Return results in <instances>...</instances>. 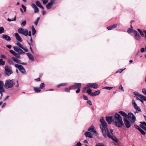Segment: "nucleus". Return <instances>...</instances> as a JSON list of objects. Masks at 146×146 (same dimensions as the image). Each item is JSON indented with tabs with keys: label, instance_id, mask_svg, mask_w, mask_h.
Instances as JSON below:
<instances>
[{
	"label": "nucleus",
	"instance_id": "obj_45",
	"mask_svg": "<svg viewBox=\"0 0 146 146\" xmlns=\"http://www.w3.org/2000/svg\"><path fill=\"white\" fill-rule=\"evenodd\" d=\"M4 29L3 27H0V34L3 33L4 32Z\"/></svg>",
	"mask_w": 146,
	"mask_h": 146
},
{
	"label": "nucleus",
	"instance_id": "obj_17",
	"mask_svg": "<svg viewBox=\"0 0 146 146\" xmlns=\"http://www.w3.org/2000/svg\"><path fill=\"white\" fill-rule=\"evenodd\" d=\"M85 135L86 137H88L91 138H92L93 137V135L90 132L86 131L85 134Z\"/></svg>",
	"mask_w": 146,
	"mask_h": 146
},
{
	"label": "nucleus",
	"instance_id": "obj_53",
	"mask_svg": "<svg viewBox=\"0 0 146 146\" xmlns=\"http://www.w3.org/2000/svg\"><path fill=\"white\" fill-rule=\"evenodd\" d=\"M43 4L44 5L46 4L48 2V0H41Z\"/></svg>",
	"mask_w": 146,
	"mask_h": 146
},
{
	"label": "nucleus",
	"instance_id": "obj_39",
	"mask_svg": "<svg viewBox=\"0 0 146 146\" xmlns=\"http://www.w3.org/2000/svg\"><path fill=\"white\" fill-rule=\"evenodd\" d=\"M26 24V21H24L22 22L21 23V25L22 27L24 26Z\"/></svg>",
	"mask_w": 146,
	"mask_h": 146
},
{
	"label": "nucleus",
	"instance_id": "obj_64",
	"mask_svg": "<svg viewBox=\"0 0 146 146\" xmlns=\"http://www.w3.org/2000/svg\"><path fill=\"white\" fill-rule=\"evenodd\" d=\"M9 52L11 53L12 54H13V55H14V54H15V52L13 50H9Z\"/></svg>",
	"mask_w": 146,
	"mask_h": 146
},
{
	"label": "nucleus",
	"instance_id": "obj_25",
	"mask_svg": "<svg viewBox=\"0 0 146 146\" xmlns=\"http://www.w3.org/2000/svg\"><path fill=\"white\" fill-rule=\"evenodd\" d=\"M139 98H141V100L146 101V97L141 94V95H139Z\"/></svg>",
	"mask_w": 146,
	"mask_h": 146
},
{
	"label": "nucleus",
	"instance_id": "obj_4",
	"mask_svg": "<svg viewBox=\"0 0 146 146\" xmlns=\"http://www.w3.org/2000/svg\"><path fill=\"white\" fill-rule=\"evenodd\" d=\"M131 118V120H130L131 123L133 124L136 121V117L134 114L131 112H129L127 114V116H126V118L127 119H130V118Z\"/></svg>",
	"mask_w": 146,
	"mask_h": 146
},
{
	"label": "nucleus",
	"instance_id": "obj_59",
	"mask_svg": "<svg viewBox=\"0 0 146 146\" xmlns=\"http://www.w3.org/2000/svg\"><path fill=\"white\" fill-rule=\"evenodd\" d=\"M5 92V90H0V94H1V96H3V92Z\"/></svg>",
	"mask_w": 146,
	"mask_h": 146
},
{
	"label": "nucleus",
	"instance_id": "obj_40",
	"mask_svg": "<svg viewBox=\"0 0 146 146\" xmlns=\"http://www.w3.org/2000/svg\"><path fill=\"white\" fill-rule=\"evenodd\" d=\"M136 111H138L139 112H141V111L140 108L139 107L137 106V107H136L134 108Z\"/></svg>",
	"mask_w": 146,
	"mask_h": 146
},
{
	"label": "nucleus",
	"instance_id": "obj_36",
	"mask_svg": "<svg viewBox=\"0 0 146 146\" xmlns=\"http://www.w3.org/2000/svg\"><path fill=\"white\" fill-rule=\"evenodd\" d=\"M132 104L134 108L137 106L136 102H135V101L133 100V99L132 101Z\"/></svg>",
	"mask_w": 146,
	"mask_h": 146
},
{
	"label": "nucleus",
	"instance_id": "obj_21",
	"mask_svg": "<svg viewBox=\"0 0 146 146\" xmlns=\"http://www.w3.org/2000/svg\"><path fill=\"white\" fill-rule=\"evenodd\" d=\"M100 93V90H98L95 92L94 93H92L91 96L92 97L94 96H96L99 95Z\"/></svg>",
	"mask_w": 146,
	"mask_h": 146
},
{
	"label": "nucleus",
	"instance_id": "obj_29",
	"mask_svg": "<svg viewBox=\"0 0 146 146\" xmlns=\"http://www.w3.org/2000/svg\"><path fill=\"white\" fill-rule=\"evenodd\" d=\"M88 88V87L87 86V85H86L85 86L83 89V90L82 91V93H84L86 92V90Z\"/></svg>",
	"mask_w": 146,
	"mask_h": 146
},
{
	"label": "nucleus",
	"instance_id": "obj_19",
	"mask_svg": "<svg viewBox=\"0 0 146 146\" xmlns=\"http://www.w3.org/2000/svg\"><path fill=\"white\" fill-rule=\"evenodd\" d=\"M12 59L13 61L17 64L21 63V61L20 60L18 59V58H16L15 57H13L12 58Z\"/></svg>",
	"mask_w": 146,
	"mask_h": 146
},
{
	"label": "nucleus",
	"instance_id": "obj_22",
	"mask_svg": "<svg viewBox=\"0 0 146 146\" xmlns=\"http://www.w3.org/2000/svg\"><path fill=\"white\" fill-rule=\"evenodd\" d=\"M53 5L49 2L46 5V7L47 9L49 10L52 8Z\"/></svg>",
	"mask_w": 146,
	"mask_h": 146
},
{
	"label": "nucleus",
	"instance_id": "obj_1",
	"mask_svg": "<svg viewBox=\"0 0 146 146\" xmlns=\"http://www.w3.org/2000/svg\"><path fill=\"white\" fill-rule=\"evenodd\" d=\"M100 121L102 123V124L100 125V128L105 138H106L107 137L106 131H107V129H108V124L103 117L101 118Z\"/></svg>",
	"mask_w": 146,
	"mask_h": 146
},
{
	"label": "nucleus",
	"instance_id": "obj_24",
	"mask_svg": "<svg viewBox=\"0 0 146 146\" xmlns=\"http://www.w3.org/2000/svg\"><path fill=\"white\" fill-rule=\"evenodd\" d=\"M31 30L32 35L33 36H34L36 33V31L33 25L31 26Z\"/></svg>",
	"mask_w": 146,
	"mask_h": 146
},
{
	"label": "nucleus",
	"instance_id": "obj_35",
	"mask_svg": "<svg viewBox=\"0 0 146 146\" xmlns=\"http://www.w3.org/2000/svg\"><path fill=\"white\" fill-rule=\"evenodd\" d=\"M5 64V62L2 59H0V66L4 65Z\"/></svg>",
	"mask_w": 146,
	"mask_h": 146
},
{
	"label": "nucleus",
	"instance_id": "obj_57",
	"mask_svg": "<svg viewBox=\"0 0 146 146\" xmlns=\"http://www.w3.org/2000/svg\"><path fill=\"white\" fill-rule=\"evenodd\" d=\"M125 69V68L124 69H120L119 70L117 71L116 72V73H117V72H119L120 73H121Z\"/></svg>",
	"mask_w": 146,
	"mask_h": 146
},
{
	"label": "nucleus",
	"instance_id": "obj_28",
	"mask_svg": "<svg viewBox=\"0 0 146 146\" xmlns=\"http://www.w3.org/2000/svg\"><path fill=\"white\" fill-rule=\"evenodd\" d=\"M94 129V126L92 125L91 127L88 129V130L91 132H92L93 130Z\"/></svg>",
	"mask_w": 146,
	"mask_h": 146
},
{
	"label": "nucleus",
	"instance_id": "obj_48",
	"mask_svg": "<svg viewBox=\"0 0 146 146\" xmlns=\"http://www.w3.org/2000/svg\"><path fill=\"white\" fill-rule=\"evenodd\" d=\"M20 54H24L25 53V52L24 51H23V50H22L20 48V49L19 50V51L18 52Z\"/></svg>",
	"mask_w": 146,
	"mask_h": 146
},
{
	"label": "nucleus",
	"instance_id": "obj_52",
	"mask_svg": "<svg viewBox=\"0 0 146 146\" xmlns=\"http://www.w3.org/2000/svg\"><path fill=\"white\" fill-rule=\"evenodd\" d=\"M3 38L6 40L9 41L11 40L10 37H2Z\"/></svg>",
	"mask_w": 146,
	"mask_h": 146
},
{
	"label": "nucleus",
	"instance_id": "obj_41",
	"mask_svg": "<svg viewBox=\"0 0 146 146\" xmlns=\"http://www.w3.org/2000/svg\"><path fill=\"white\" fill-rule=\"evenodd\" d=\"M67 84L66 83H62L57 86V87H59L60 86H65Z\"/></svg>",
	"mask_w": 146,
	"mask_h": 146
},
{
	"label": "nucleus",
	"instance_id": "obj_9",
	"mask_svg": "<svg viewBox=\"0 0 146 146\" xmlns=\"http://www.w3.org/2000/svg\"><path fill=\"white\" fill-rule=\"evenodd\" d=\"M14 66L15 67L17 68L22 73L24 74L25 73V70L22 66L18 64H15Z\"/></svg>",
	"mask_w": 146,
	"mask_h": 146
},
{
	"label": "nucleus",
	"instance_id": "obj_56",
	"mask_svg": "<svg viewBox=\"0 0 146 146\" xmlns=\"http://www.w3.org/2000/svg\"><path fill=\"white\" fill-rule=\"evenodd\" d=\"M142 92L144 94L146 95V89H142Z\"/></svg>",
	"mask_w": 146,
	"mask_h": 146
},
{
	"label": "nucleus",
	"instance_id": "obj_3",
	"mask_svg": "<svg viewBox=\"0 0 146 146\" xmlns=\"http://www.w3.org/2000/svg\"><path fill=\"white\" fill-rule=\"evenodd\" d=\"M4 73L5 74L8 76L13 73L11 67L9 66H6L5 67Z\"/></svg>",
	"mask_w": 146,
	"mask_h": 146
},
{
	"label": "nucleus",
	"instance_id": "obj_32",
	"mask_svg": "<svg viewBox=\"0 0 146 146\" xmlns=\"http://www.w3.org/2000/svg\"><path fill=\"white\" fill-rule=\"evenodd\" d=\"M35 91L36 92H38L40 91V88L38 87H34V88Z\"/></svg>",
	"mask_w": 146,
	"mask_h": 146
},
{
	"label": "nucleus",
	"instance_id": "obj_30",
	"mask_svg": "<svg viewBox=\"0 0 146 146\" xmlns=\"http://www.w3.org/2000/svg\"><path fill=\"white\" fill-rule=\"evenodd\" d=\"M13 48H14V50L16 52H18V51H19V50L20 48L18 47L17 46H14L13 47Z\"/></svg>",
	"mask_w": 146,
	"mask_h": 146
},
{
	"label": "nucleus",
	"instance_id": "obj_10",
	"mask_svg": "<svg viewBox=\"0 0 146 146\" xmlns=\"http://www.w3.org/2000/svg\"><path fill=\"white\" fill-rule=\"evenodd\" d=\"M121 120L122 119L120 115L117 113H115L113 119V122L115 121V120L117 121Z\"/></svg>",
	"mask_w": 146,
	"mask_h": 146
},
{
	"label": "nucleus",
	"instance_id": "obj_20",
	"mask_svg": "<svg viewBox=\"0 0 146 146\" xmlns=\"http://www.w3.org/2000/svg\"><path fill=\"white\" fill-rule=\"evenodd\" d=\"M119 113L124 117L123 119H124V118H126V116H127V114L123 111H120L119 112Z\"/></svg>",
	"mask_w": 146,
	"mask_h": 146
},
{
	"label": "nucleus",
	"instance_id": "obj_54",
	"mask_svg": "<svg viewBox=\"0 0 146 146\" xmlns=\"http://www.w3.org/2000/svg\"><path fill=\"white\" fill-rule=\"evenodd\" d=\"M95 146H104L103 144L102 143H98Z\"/></svg>",
	"mask_w": 146,
	"mask_h": 146
},
{
	"label": "nucleus",
	"instance_id": "obj_46",
	"mask_svg": "<svg viewBox=\"0 0 146 146\" xmlns=\"http://www.w3.org/2000/svg\"><path fill=\"white\" fill-rule=\"evenodd\" d=\"M21 7L23 9L24 12H26V7L23 4L21 5Z\"/></svg>",
	"mask_w": 146,
	"mask_h": 146
},
{
	"label": "nucleus",
	"instance_id": "obj_42",
	"mask_svg": "<svg viewBox=\"0 0 146 146\" xmlns=\"http://www.w3.org/2000/svg\"><path fill=\"white\" fill-rule=\"evenodd\" d=\"M57 1V0H52L51 1H50L49 2L52 4L53 5V4H55L56 3Z\"/></svg>",
	"mask_w": 146,
	"mask_h": 146
},
{
	"label": "nucleus",
	"instance_id": "obj_26",
	"mask_svg": "<svg viewBox=\"0 0 146 146\" xmlns=\"http://www.w3.org/2000/svg\"><path fill=\"white\" fill-rule=\"evenodd\" d=\"M8 63L10 65H13L14 64L13 61L12 59H9L8 60Z\"/></svg>",
	"mask_w": 146,
	"mask_h": 146
},
{
	"label": "nucleus",
	"instance_id": "obj_51",
	"mask_svg": "<svg viewBox=\"0 0 146 146\" xmlns=\"http://www.w3.org/2000/svg\"><path fill=\"white\" fill-rule=\"evenodd\" d=\"M134 126L135 128L137 129L139 131L141 129L139 126L136 124H135Z\"/></svg>",
	"mask_w": 146,
	"mask_h": 146
},
{
	"label": "nucleus",
	"instance_id": "obj_31",
	"mask_svg": "<svg viewBox=\"0 0 146 146\" xmlns=\"http://www.w3.org/2000/svg\"><path fill=\"white\" fill-rule=\"evenodd\" d=\"M137 31L140 33L141 35L142 36H144V34L143 31H142L140 29H138Z\"/></svg>",
	"mask_w": 146,
	"mask_h": 146
},
{
	"label": "nucleus",
	"instance_id": "obj_43",
	"mask_svg": "<svg viewBox=\"0 0 146 146\" xmlns=\"http://www.w3.org/2000/svg\"><path fill=\"white\" fill-rule=\"evenodd\" d=\"M113 88V87L106 86V87H104L103 88V89L110 90H111V89H112Z\"/></svg>",
	"mask_w": 146,
	"mask_h": 146
},
{
	"label": "nucleus",
	"instance_id": "obj_37",
	"mask_svg": "<svg viewBox=\"0 0 146 146\" xmlns=\"http://www.w3.org/2000/svg\"><path fill=\"white\" fill-rule=\"evenodd\" d=\"M73 88V86H70L69 88H67L65 89V91L67 92H69L70 90Z\"/></svg>",
	"mask_w": 146,
	"mask_h": 146
},
{
	"label": "nucleus",
	"instance_id": "obj_11",
	"mask_svg": "<svg viewBox=\"0 0 146 146\" xmlns=\"http://www.w3.org/2000/svg\"><path fill=\"white\" fill-rule=\"evenodd\" d=\"M87 85L88 88H92L94 89H97L98 87V85L96 83H88L87 84Z\"/></svg>",
	"mask_w": 146,
	"mask_h": 146
},
{
	"label": "nucleus",
	"instance_id": "obj_7",
	"mask_svg": "<svg viewBox=\"0 0 146 146\" xmlns=\"http://www.w3.org/2000/svg\"><path fill=\"white\" fill-rule=\"evenodd\" d=\"M115 121L113 122H114V125L118 127L121 128L124 125L122 120L117 121L115 120Z\"/></svg>",
	"mask_w": 146,
	"mask_h": 146
},
{
	"label": "nucleus",
	"instance_id": "obj_62",
	"mask_svg": "<svg viewBox=\"0 0 146 146\" xmlns=\"http://www.w3.org/2000/svg\"><path fill=\"white\" fill-rule=\"evenodd\" d=\"M20 54H19V53H18L15 56V57L17 58H20Z\"/></svg>",
	"mask_w": 146,
	"mask_h": 146
},
{
	"label": "nucleus",
	"instance_id": "obj_34",
	"mask_svg": "<svg viewBox=\"0 0 146 146\" xmlns=\"http://www.w3.org/2000/svg\"><path fill=\"white\" fill-rule=\"evenodd\" d=\"M139 131L143 135H145L146 134L145 132L142 129H141Z\"/></svg>",
	"mask_w": 146,
	"mask_h": 146
},
{
	"label": "nucleus",
	"instance_id": "obj_47",
	"mask_svg": "<svg viewBox=\"0 0 146 146\" xmlns=\"http://www.w3.org/2000/svg\"><path fill=\"white\" fill-rule=\"evenodd\" d=\"M45 86V84L44 83H42L40 86V89H42Z\"/></svg>",
	"mask_w": 146,
	"mask_h": 146
},
{
	"label": "nucleus",
	"instance_id": "obj_8",
	"mask_svg": "<svg viewBox=\"0 0 146 146\" xmlns=\"http://www.w3.org/2000/svg\"><path fill=\"white\" fill-rule=\"evenodd\" d=\"M74 89H77L76 91V93H78L80 91V89L81 88V84L80 83H74Z\"/></svg>",
	"mask_w": 146,
	"mask_h": 146
},
{
	"label": "nucleus",
	"instance_id": "obj_38",
	"mask_svg": "<svg viewBox=\"0 0 146 146\" xmlns=\"http://www.w3.org/2000/svg\"><path fill=\"white\" fill-rule=\"evenodd\" d=\"M86 92L90 95L91 96V95L92 93V90L91 89H89Z\"/></svg>",
	"mask_w": 146,
	"mask_h": 146
},
{
	"label": "nucleus",
	"instance_id": "obj_27",
	"mask_svg": "<svg viewBox=\"0 0 146 146\" xmlns=\"http://www.w3.org/2000/svg\"><path fill=\"white\" fill-rule=\"evenodd\" d=\"M3 82L2 81H0V90L4 89L3 88Z\"/></svg>",
	"mask_w": 146,
	"mask_h": 146
},
{
	"label": "nucleus",
	"instance_id": "obj_55",
	"mask_svg": "<svg viewBox=\"0 0 146 146\" xmlns=\"http://www.w3.org/2000/svg\"><path fill=\"white\" fill-rule=\"evenodd\" d=\"M139 126L141 128L143 129L144 130L146 128V127H145V126H144V125H142L141 124H140L139 125Z\"/></svg>",
	"mask_w": 146,
	"mask_h": 146
},
{
	"label": "nucleus",
	"instance_id": "obj_13",
	"mask_svg": "<svg viewBox=\"0 0 146 146\" xmlns=\"http://www.w3.org/2000/svg\"><path fill=\"white\" fill-rule=\"evenodd\" d=\"M113 117L112 116H107L106 117V120L109 124H111L112 121H113Z\"/></svg>",
	"mask_w": 146,
	"mask_h": 146
},
{
	"label": "nucleus",
	"instance_id": "obj_23",
	"mask_svg": "<svg viewBox=\"0 0 146 146\" xmlns=\"http://www.w3.org/2000/svg\"><path fill=\"white\" fill-rule=\"evenodd\" d=\"M27 54L30 60L33 61L34 60V58L32 55L29 53H26Z\"/></svg>",
	"mask_w": 146,
	"mask_h": 146
},
{
	"label": "nucleus",
	"instance_id": "obj_60",
	"mask_svg": "<svg viewBox=\"0 0 146 146\" xmlns=\"http://www.w3.org/2000/svg\"><path fill=\"white\" fill-rule=\"evenodd\" d=\"M119 89H120L122 91H124V90L121 85L119 87Z\"/></svg>",
	"mask_w": 146,
	"mask_h": 146
},
{
	"label": "nucleus",
	"instance_id": "obj_44",
	"mask_svg": "<svg viewBox=\"0 0 146 146\" xmlns=\"http://www.w3.org/2000/svg\"><path fill=\"white\" fill-rule=\"evenodd\" d=\"M133 31V30L132 28H129L127 31V32L128 33H131Z\"/></svg>",
	"mask_w": 146,
	"mask_h": 146
},
{
	"label": "nucleus",
	"instance_id": "obj_6",
	"mask_svg": "<svg viewBox=\"0 0 146 146\" xmlns=\"http://www.w3.org/2000/svg\"><path fill=\"white\" fill-rule=\"evenodd\" d=\"M18 32L20 34H21L25 36H27L28 35V31L26 29H23L20 28L18 29Z\"/></svg>",
	"mask_w": 146,
	"mask_h": 146
},
{
	"label": "nucleus",
	"instance_id": "obj_2",
	"mask_svg": "<svg viewBox=\"0 0 146 146\" xmlns=\"http://www.w3.org/2000/svg\"><path fill=\"white\" fill-rule=\"evenodd\" d=\"M15 84V83L13 81V79L7 80L5 82L4 87L6 89L11 88L13 87Z\"/></svg>",
	"mask_w": 146,
	"mask_h": 146
},
{
	"label": "nucleus",
	"instance_id": "obj_61",
	"mask_svg": "<svg viewBox=\"0 0 146 146\" xmlns=\"http://www.w3.org/2000/svg\"><path fill=\"white\" fill-rule=\"evenodd\" d=\"M140 123L141 124L143 125H144L146 127V123L145 122V121H143V122H142V121H141L140 122Z\"/></svg>",
	"mask_w": 146,
	"mask_h": 146
},
{
	"label": "nucleus",
	"instance_id": "obj_12",
	"mask_svg": "<svg viewBox=\"0 0 146 146\" xmlns=\"http://www.w3.org/2000/svg\"><path fill=\"white\" fill-rule=\"evenodd\" d=\"M123 121L124 123L127 128H129L131 126V123L127 119L124 118V119H123Z\"/></svg>",
	"mask_w": 146,
	"mask_h": 146
},
{
	"label": "nucleus",
	"instance_id": "obj_63",
	"mask_svg": "<svg viewBox=\"0 0 146 146\" xmlns=\"http://www.w3.org/2000/svg\"><path fill=\"white\" fill-rule=\"evenodd\" d=\"M9 52L11 53L12 54H13V55H14V54H15V52L13 50H9Z\"/></svg>",
	"mask_w": 146,
	"mask_h": 146
},
{
	"label": "nucleus",
	"instance_id": "obj_5",
	"mask_svg": "<svg viewBox=\"0 0 146 146\" xmlns=\"http://www.w3.org/2000/svg\"><path fill=\"white\" fill-rule=\"evenodd\" d=\"M106 133L107 136L108 138L111 139L113 141L115 142L116 143L118 142V140L116 138L115 136L113 137L112 135H111L110 134L108 129H107V131H106Z\"/></svg>",
	"mask_w": 146,
	"mask_h": 146
},
{
	"label": "nucleus",
	"instance_id": "obj_50",
	"mask_svg": "<svg viewBox=\"0 0 146 146\" xmlns=\"http://www.w3.org/2000/svg\"><path fill=\"white\" fill-rule=\"evenodd\" d=\"M16 39L19 41L21 42L22 41L21 37H16Z\"/></svg>",
	"mask_w": 146,
	"mask_h": 146
},
{
	"label": "nucleus",
	"instance_id": "obj_16",
	"mask_svg": "<svg viewBox=\"0 0 146 146\" xmlns=\"http://www.w3.org/2000/svg\"><path fill=\"white\" fill-rule=\"evenodd\" d=\"M17 45L20 48L23 50L25 52H27L28 51V50L26 48H24L23 46L19 42H17Z\"/></svg>",
	"mask_w": 146,
	"mask_h": 146
},
{
	"label": "nucleus",
	"instance_id": "obj_58",
	"mask_svg": "<svg viewBox=\"0 0 146 146\" xmlns=\"http://www.w3.org/2000/svg\"><path fill=\"white\" fill-rule=\"evenodd\" d=\"M82 145V143L79 141L77 143V144L75 146H81Z\"/></svg>",
	"mask_w": 146,
	"mask_h": 146
},
{
	"label": "nucleus",
	"instance_id": "obj_33",
	"mask_svg": "<svg viewBox=\"0 0 146 146\" xmlns=\"http://www.w3.org/2000/svg\"><path fill=\"white\" fill-rule=\"evenodd\" d=\"M16 19V17L15 16L14 18L13 19H10L9 18H8L7 19V20L9 22H11V21H15Z\"/></svg>",
	"mask_w": 146,
	"mask_h": 146
},
{
	"label": "nucleus",
	"instance_id": "obj_15",
	"mask_svg": "<svg viewBox=\"0 0 146 146\" xmlns=\"http://www.w3.org/2000/svg\"><path fill=\"white\" fill-rule=\"evenodd\" d=\"M117 26V24H115L113 25H111L110 26L108 27H107V29L108 30H111L114 29L115 28H116Z\"/></svg>",
	"mask_w": 146,
	"mask_h": 146
},
{
	"label": "nucleus",
	"instance_id": "obj_18",
	"mask_svg": "<svg viewBox=\"0 0 146 146\" xmlns=\"http://www.w3.org/2000/svg\"><path fill=\"white\" fill-rule=\"evenodd\" d=\"M36 5L38 7L42 9V10L44 9L43 7L41 4L40 2L38 1H36L35 2Z\"/></svg>",
	"mask_w": 146,
	"mask_h": 146
},
{
	"label": "nucleus",
	"instance_id": "obj_49",
	"mask_svg": "<svg viewBox=\"0 0 146 146\" xmlns=\"http://www.w3.org/2000/svg\"><path fill=\"white\" fill-rule=\"evenodd\" d=\"M133 94L134 95L136 96H137L139 97V95H141V94H139L138 92H135L133 93Z\"/></svg>",
	"mask_w": 146,
	"mask_h": 146
},
{
	"label": "nucleus",
	"instance_id": "obj_14",
	"mask_svg": "<svg viewBox=\"0 0 146 146\" xmlns=\"http://www.w3.org/2000/svg\"><path fill=\"white\" fill-rule=\"evenodd\" d=\"M31 6V7L34 9L35 13H36L39 12L38 9L35 4H32Z\"/></svg>",
	"mask_w": 146,
	"mask_h": 146
}]
</instances>
